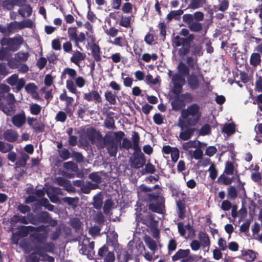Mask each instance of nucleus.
I'll use <instances>...</instances> for the list:
<instances>
[{
  "mask_svg": "<svg viewBox=\"0 0 262 262\" xmlns=\"http://www.w3.org/2000/svg\"><path fill=\"white\" fill-rule=\"evenodd\" d=\"M178 71L180 73L183 75L188 74L189 69L183 63L180 62L178 66Z\"/></svg>",
  "mask_w": 262,
  "mask_h": 262,
  "instance_id": "a19ab883",
  "label": "nucleus"
},
{
  "mask_svg": "<svg viewBox=\"0 0 262 262\" xmlns=\"http://www.w3.org/2000/svg\"><path fill=\"white\" fill-rule=\"evenodd\" d=\"M68 36L71 40L74 41L77 36V30L75 27H70L68 30Z\"/></svg>",
  "mask_w": 262,
  "mask_h": 262,
  "instance_id": "473e14b6",
  "label": "nucleus"
},
{
  "mask_svg": "<svg viewBox=\"0 0 262 262\" xmlns=\"http://www.w3.org/2000/svg\"><path fill=\"white\" fill-rule=\"evenodd\" d=\"M30 110L32 114L37 115L40 113L41 107L35 103L31 104L30 105Z\"/></svg>",
  "mask_w": 262,
  "mask_h": 262,
  "instance_id": "c9c22d12",
  "label": "nucleus"
},
{
  "mask_svg": "<svg viewBox=\"0 0 262 262\" xmlns=\"http://www.w3.org/2000/svg\"><path fill=\"white\" fill-rule=\"evenodd\" d=\"M149 199L152 201L149 204V209L158 213H162L164 208V199L159 195H149Z\"/></svg>",
  "mask_w": 262,
  "mask_h": 262,
  "instance_id": "f03ea898",
  "label": "nucleus"
},
{
  "mask_svg": "<svg viewBox=\"0 0 262 262\" xmlns=\"http://www.w3.org/2000/svg\"><path fill=\"white\" fill-rule=\"evenodd\" d=\"M190 246L192 250L198 251L200 248L201 244L197 240H193L190 244Z\"/></svg>",
  "mask_w": 262,
  "mask_h": 262,
  "instance_id": "680f3d73",
  "label": "nucleus"
},
{
  "mask_svg": "<svg viewBox=\"0 0 262 262\" xmlns=\"http://www.w3.org/2000/svg\"><path fill=\"white\" fill-rule=\"evenodd\" d=\"M21 29L24 28H32L33 26V21L30 19H26L20 21Z\"/></svg>",
  "mask_w": 262,
  "mask_h": 262,
  "instance_id": "4d7b16f0",
  "label": "nucleus"
},
{
  "mask_svg": "<svg viewBox=\"0 0 262 262\" xmlns=\"http://www.w3.org/2000/svg\"><path fill=\"white\" fill-rule=\"evenodd\" d=\"M189 153L192 158L196 160L201 159L203 156V152L200 149H196L194 151L189 150Z\"/></svg>",
  "mask_w": 262,
  "mask_h": 262,
  "instance_id": "72a5a7b5",
  "label": "nucleus"
},
{
  "mask_svg": "<svg viewBox=\"0 0 262 262\" xmlns=\"http://www.w3.org/2000/svg\"><path fill=\"white\" fill-rule=\"evenodd\" d=\"M75 81L76 85L80 88L83 87L85 83V81L84 79L81 76L77 77L75 79Z\"/></svg>",
  "mask_w": 262,
  "mask_h": 262,
  "instance_id": "bf43d9fd",
  "label": "nucleus"
},
{
  "mask_svg": "<svg viewBox=\"0 0 262 262\" xmlns=\"http://www.w3.org/2000/svg\"><path fill=\"white\" fill-rule=\"evenodd\" d=\"M234 168L233 164L230 162H227L225 169V172L227 174L233 173Z\"/></svg>",
  "mask_w": 262,
  "mask_h": 262,
  "instance_id": "6e6d98bb",
  "label": "nucleus"
},
{
  "mask_svg": "<svg viewBox=\"0 0 262 262\" xmlns=\"http://www.w3.org/2000/svg\"><path fill=\"white\" fill-rule=\"evenodd\" d=\"M250 63L253 66H256L260 63V57L259 54L257 53H253L250 57Z\"/></svg>",
  "mask_w": 262,
  "mask_h": 262,
  "instance_id": "a878e982",
  "label": "nucleus"
},
{
  "mask_svg": "<svg viewBox=\"0 0 262 262\" xmlns=\"http://www.w3.org/2000/svg\"><path fill=\"white\" fill-rule=\"evenodd\" d=\"M208 171L209 172L210 178L212 180H214L217 176V172L215 165L214 164H211L209 167Z\"/></svg>",
  "mask_w": 262,
  "mask_h": 262,
  "instance_id": "58836bf2",
  "label": "nucleus"
},
{
  "mask_svg": "<svg viewBox=\"0 0 262 262\" xmlns=\"http://www.w3.org/2000/svg\"><path fill=\"white\" fill-rule=\"evenodd\" d=\"M17 80L18 76L16 74H14L8 78L7 82L10 85L14 86L15 85Z\"/></svg>",
  "mask_w": 262,
  "mask_h": 262,
  "instance_id": "0e129e2a",
  "label": "nucleus"
},
{
  "mask_svg": "<svg viewBox=\"0 0 262 262\" xmlns=\"http://www.w3.org/2000/svg\"><path fill=\"white\" fill-rule=\"evenodd\" d=\"M243 259L247 262L253 261L256 257V254L252 250H246L243 252Z\"/></svg>",
  "mask_w": 262,
  "mask_h": 262,
  "instance_id": "2eb2a0df",
  "label": "nucleus"
},
{
  "mask_svg": "<svg viewBox=\"0 0 262 262\" xmlns=\"http://www.w3.org/2000/svg\"><path fill=\"white\" fill-rule=\"evenodd\" d=\"M84 98L87 101L94 100L97 102L101 101L100 96L96 91H92L88 93H85L84 95Z\"/></svg>",
  "mask_w": 262,
  "mask_h": 262,
  "instance_id": "f3484780",
  "label": "nucleus"
},
{
  "mask_svg": "<svg viewBox=\"0 0 262 262\" xmlns=\"http://www.w3.org/2000/svg\"><path fill=\"white\" fill-rule=\"evenodd\" d=\"M173 261L181 259L182 262H190L193 260L189 249H180L172 257Z\"/></svg>",
  "mask_w": 262,
  "mask_h": 262,
  "instance_id": "7ed1b4c3",
  "label": "nucleus"
},
{
  "mask_svg": "<svg viewBox=\"0 0 262 262\" xmlns=\"http://www.w3.org/2000/svg\"><path fill=\"white\" fill-rule=\"evenodd\" d=\"M171 79L173 83V92L176 94L181 93L182 86L185 83V78L180 74H176L172 76Z\"/></svg>",
  "mask_w": 262,
  "mask_h": 262,
  "instance_id": "39448f33",
  "label": "nucleus"
},
{
  "mask_svg": "<svg viewBox=\"0 0 262 262\" xmlns=\"http://www.w3.org/2000/svg\"><path fill=\"white\" fill-rule=\"evenodd\" d=\"M86 57L85 54L80 52L78 51H75L71 57V61L78 66H79V63L83 60Z\"/></svg>",
  "mask_w": 262,
  "mask_h": 262,
  "instance_id": "9b49d317",
  "label": "nucleus"
},
{
  "mask_svg": "<svg viewBox=\"0 0 262 262\" xmlns=\"http://www.w3.org/2000/svg\"><path fill=\"white\" fill-rule=\"evenodd\" d=\"M154 122L157 124H161L163 122L164 117L159 114H156L153 117Z\"/></svg>",
  "mask_w": 262,
  "mask_h": 262,
  "instance_id": "e2e57ef3",
  "label": "nucleus"
},
{
  "mask_svg": "<svg viewBox=\"0 0 262 262\" xmlns=\"http://www.w3.org/2000/svg\"><path fill=\"white\" fill-rule=\"evenodd\" d=\"M219 180L224 183L225 185H229L232 182V179L229 178L228 177H226L224 175L221 176L219 178Z\"/></svg>",
  "mask_w": 262,
  "mask_h": 262,
  "instance_id": "603ef678",
  "label": "nucleus"
},
{
  "mask_svg": "<svg viewBox=\"0 0 262 262\" xmlns=\"http://www.w3.org/2000/svg\"><path fill=\"white\" fill-rule=\"evenodd\" d=\"M183 11L181 10H178L171 11L167 15V18L171 20L173 18L177 19L183 14Z\"/></svg>",
  "mask_w": 262,
  "mask_h": 262,
  "instance_id": "cd10ccee",
  "label": "nucleus"
},
{
  "mask_svg": "<svg viewBox=\"0 0 262 262\" xmlns=\"http://www.w3.org/2000/svg\"><path fill=\"white\" fill-rule=\"evenodd\" d=\"M178 231L180 235L182 236H185L186 235V226H184L183 224L182 223H179L178 224Z\"/></svg>",
  "mask_w": 262,
  "mask_h": 262,
  "instance_id": "5fc2aeb1",
  "label": "nucleus"
},
{
  "mask_svg": "<svg viewBox=\"0 0 262 262\" xmlns=\"http://www.w3.org/2000/svg\"><path fill=\"white\" fill-rule=\"evenodd\" d=\"M231 207V204L228 200L223 201L221 205V208L224 211L229 210Z\"/></svg>",
  "mask_w": 262,
  "mask_h": 262,
  "instance_id": "052dcab7",
  "label": "nucleus"
},
{
  "mask_svg": "<svg viewBox=\"0 0 262 262\" xmlns=\"http://www.w3.org/2000/svg\"><path fill=\"white\" fill-rule=\"evenodd\" d=\"M84 27L87 30V31H86V35L88 39H89L92 42H94L95 39L93 35V29L92 25L89 22L86 21L84 24Z\"/></svg>",
  "mask_w": 262,
  "mask_h": 262,
  "instance_id": "a211bd4d",
  "label": "nucleus"
},
{
  "mask_svg": "<svg viewBox=\"0 0 262 262\" xmlns=\"http://www.w3.org/2000/svg\"><path fill=\"white\" fill-rule=\"evenodd\" d=\"M203 143L197 140L189 141L182 144V148L185 150H188L191 148L201 147Z\"/></svg>",
  "mask_w": 262,
  "mask_h": 262,
  "instance_id": "4468645a",
  "label": "nucleus"
},
{
  "mask_svg": "<svg viewBox=\"0 0 262 262\" xmlns=\"http://www.w3.org/2000/svg\"><path fill=\"white\" fill-rule=\"evenodd\" d=\"M37 255L32 254L27 258V262H38L39 259L47 260L49 262H53L54 258L52 257L47 255L41 250H37Z\"/></svg>",
  "mask_w": 262,
  "mask_h": 262,
  "instance_id": "20e7f679",
  "label": "nucleus"
},
{
  "mask_svg": "<svg viewBox=\"0 0 262 262\" xmlns=\"http://www.w3.org/2000/svg\"><path fill=\"white\" fill-rule=\"evenodd\" d=\"M26 90L29 93L35 95L36 94V86L32 83L28 84L25 87Z\"/></svg>",
  "mask_w": 262,
  "mask_h": 262,
  "instance_id": "79ce46f5",
  "label": "nucleus"
},
{
  "mask_svg": "<svg viewBox=\"0 0 262 262\" xmlns=\"http://www.w3.org/2000/svg\"><path fill=\"white\" fill-rule=\"evenodd\" d=\"M14 148L12 144L0 141V152L8 153L11 151Z\"/></svg>",
  "mask_w": 262,
  "mask_h": 262,
  "instance_id": "aec40b11",
  "label": "nucleus"
},
{
  "mask_svg": "<svg viewBox=\"0 0 262 262\" xmlns=\"http://www.w3.org/2000/svg\"><path fill=\"white\" fill-rule=\"evenodd\" d=\"M202 5V0H192L189 5L188 8L192 9H196Z\"/></svg>",
  "mask_w": 262,
  "mask_h": 262,
  "instance_id": "ea45409f",
  "label": "nucleus"
},
{
  "mask_svg": "<svg viewBox=\"0 0 262 262\" xmlns=\"http://www.w3.org/2000/svg\"><path fill=\"white\" fill-rule=\"evenodd\" d=\"M216 152V148L214 146H209L207 148L205 154L209 157L212 156Z\"/></svg>",
  "mask_w": 262,
  "mask_h": 262,
  "instance_id": "774afa93",
  "label": "nucleus"
},
{
  "mask_svg": "<svg viewBox=\"0 0 262 262\" xmlns=\"http://www.w3.org/2000/svg\"><path fill=\"white\" fill-rule=\"evenodd\" d=\"M3 137L9 142H14L17 139L18 135L14 130L8 129L4 133Z\"/></svg>",
  "mask_w": 262,
  "mask_h": 262,
  "instance_id": "9d476101",
  "label": "nucleus"
},
{
  "mask_svg": "<svg viewBox=\"0 0 262 262\" xmlns=\"http://www.w3.org/2000/svg\"><path fill=\"white\" fill-rule=\"evenodd\" d=\"M7 43L9 49L15 51L17 49V45H16V42L13 39H5L2 41V45Z\"/></svg>",
  "mask_w": 262,
  "mask_h": 262,
  "instance_id": "b1692460",
  "label": "nucleus"
},
{
  "mask_svg": "<svg viewBox=\"0 0 262 262\" xmlns=\"http://www.w3.org/2000/svg\"><path fill=\"white\" fill-rule=\"evenodd\" d=\"M130 17H124L120 20V25L125 28H128L130 26Z\"/></svg>",
  "mask_w": 262,
  "mask_h": 262,
  "instance_id": "c03bdc74",
  "label": "nucleus"
},
{
  "mask_svg": "<svg viewBox=\"0 0 262 262\" xmlns=\"http://www.w3.org/2000/svg\"><path fill=\"white\" fill-rule=\"evenodd\" d=\"M144 242L148 247L153 252L154 254L155 251L157 249V246L159 242L158 239H154L151 237L145 236L144 238Z\"/></svg>",
  "mask_w": 262,
  "mask_h": 262,
  "instance_id": "1a4fd4ad",
  "label": "nucleus"
},
{
  "mask_svg": "<svg viewBox=\"0 0 262 262\" xmlns=\"http://www.w3.org/2000/svg\"><path fill=\"white\" fill-rule=\"evenodd\" d=\"M187 63L191 69L193 70V72L195 74L200 75V69L197 64L196 60H194L192 57H188L187 58Z\"/></svg>",
  "mask_w": 262,
  "mask_h": 262,
  "instance_id": "dca6fc26",
  "label": "nucleus"
},
{
  "mask_svg": "<svg viewBox=\"0 0 262 262\" xmlns=\"http://www.w3.org/2000/svg\"><path fill=\"white\" fill-rule=\"evenodd\" d=\"M145 78L147 83L156 84L160 82V77L159 76H157L155 78H154L152 75L148 74L146 75Z\"/></svg>",
  "mask_w": 262,
  "mask_h": 262,
  "instance_id": "7c9ffc66",
  "label": "nucleus"
},
{
  "mask_svg": "<svg viewBox=\"0 0 262 262\" xmlns=\"http://www.w3.org/2000/svg\"><path fill=\"white\" fill-rule=\"evenodd\" d=\"M199 75L195 74L192 72V74L189 77L188 79V82L189 86L193 89H196L199 85V81L197 76Z\"/></svg>",
  "mask_w": 262,
  "mask_h": 262,
  "instance_id": "6ab92c4d",
  "label": "nucleus"
},
{
  "mask_svg": "<svg viewBox=\"0 0 262 262\" xmlns=\"http://www.w3.org/2000/svg\"><path fill=\"white\" fill-rule=\"evenodd\" d=\"M183 20L189 26L194 21L193 16L190 14H184L183 16Z\"/></svg>",
  "mask_w": 262,
  "mask_h": 262,
  "instance_id": "de8ad7c7",
  "label": "nucleus"
},
{
  "mask_svg": "<svg viewBox=\"0 0 262 262\" xmlns=\"http://www.w3.org/2000/svg\"><path fill=\"white\" fill-rule=\"evenodd\" d=\"M201 116L199 106L195 104H192L182 111L178 125L182 128L195 126L199 122Z\"/></svg>",
  "mask_w": 262,
  "mask_h": 262,
  "instance_id": "f257e3e1",
  "label": "nucleus"
},
{
  "mask_svg": "<svg viewBox=\"0 0 262 262\" xmlns=\"http://www.w3.org/2000/svg\"><path fill=\"white\" fill-rule=\"evenodd\" d=\"M162 150L165 154H171V160L176 162L179 158V150L176 147H171L167 145L163 147Z\"/></svg>",
  "mask_w": 262,
  "mask_h": 262,
  "instance_id": "0eeeda50",
  "label": "nucleus"
},
{
  "mask_svg": "<svg viewBox=\"0 0 262 262\" xmlns=\"http://www.w3.org/2000/svg\"><path fill=\"white\" fill-rule=\"evenodd\" d=\"M66 86L71 93L76 94L77 92L76 87L72 80H68L66 81Z\"/></svg>",
  "mask_w": 262,
  "mask_h": 262,
  "instance_id": "e433bc0d",
  "label": "nucleus"
},
{
  "mask_svg": "<svg viewBox=\"0 0 262 262\" xmlns=\"http://www.w3.org/2000/svg\"><path fill=\"white\" fill-rule=\"evenodd\" d=\"M145 163L144 154L141 151H135L134 158L132 160V166L136 168L142 167Z\"/></svg>",
  "mask_w": 262,
  "mask_h": 262,
  "instance_id": "423d86ee",
  "label": "nucleus"
},
{
  "mask_svg": "<svg viewBox=\"0 0 262 262\" xmlns=\"http://www.w3.org/2000/svg\"><path fill=\"white\" fill-rule=\"evenodd\" d=\"M63 73L68 75L69 77L72 78H75L76 76V71L74 69L69 68L64 69Z\"/></svg>",
  "mask_w": 262,
  "mask_h": 262,
  "instance_id": "37998d69",
  "label": "nucleus"
},
{
  "mask_svg": "<svg viewBox=\"0 0 262 262\" xmlns=\"http://www.w3.org/2000/svg\"><path fill=\"white\" fill-rule=\"evenodd\" d=\"M92 53L95 60L100 61L101 60L100 48L96 44L92 46Z\"/></svg>",
  "mask_w": 262,
  "mask_h": 262,
  "instance_id": "4be33fe9",
  "label": "nucleus"
},
{
  "mask_svg": "<svg viewBox=\"0 0 262 262\" xmlns=\"http://www.w3.org/2000/svg\"><path fill=\"white\" fill-rule=\"evenodd\" d=\"M218 245L220 250L224 251L227 248L226 242L222 238H220L218 240Z\"/></svg>",
  "mask_w": 262,
  "mask_h": 262,
  "instance_id": "69168bd1",
  "label": "nucleus"
},
{
  "mask_svg": "<svg viewBox=\"0 0 262 262\" xmlns=\"http://www.w3.org/2000/svg\"><path fill=\"white\" fill-rule=\"evenodd\" d=\"M199 238L203 247L209 246L210 245V241L208 235L203 232L199 234Z\"/></svg>",
  "mask_w": 262,
  "mask_h": 262,
  "instance_id": "5701e85b",
  "label": "nucleus"
},
{
  "mask_svg": "<svg viewBox=\"0 0 262 262\" xmlns=\"http://www.w3.org/2000/svg\"><path fill=\"white\" fill-rule=\"evenodd\" d=\"M173 43L175 47H180L186 43V39L179 36H176L173 39Z\"/></svg>",
  "mask_w": 262,
  "mask_h": 262,
  "instance_id": "4c0bfd02",
  "label": "nucleus"
},
{
  "mask_svg": "<svg viewBox=\"0 0 262 262\" xmlns=\"http://www.w3.org/2000/svg\"><path fill=\"white\" fill-rule=\"evenodd\" d=\"M66 118L67 115L64 112L62 111L59 112L55 117V119L56 121L61 122H64L66 120Z\"/></svg>",
  "mask_w": 262,
  "mask_h": 262,
  "instance_id": "a18cd8bd",
  "label": "nucleus"
},
{
  "mask_svg": "<svg viewBox=\"0 0 262 262\" xmlns=\"http://www.w3.org/2000/svg\"><path fill=\"white\" fill-rule=\"evenodd\" d=\"M115 259L114 254L113 252H107L104 259V262H114Z\"/></svg>",
  "mask_w": 262,
  "mask_h": 262,
  "instance_id": "13d9d810",
  "label": "nucleus"
},
{
  "mask_svg": "<svg viewBox=\"0 0 262 262\" xmlns=\"http://www.w3.org/2000/svg\"><path fill=\"white\" fill-rule=\"evenodd\" d=\"M26 118L25 114H17L12 118L13 124L17 127H21L25 122Z\"/></svg>",
  "mask_w": 262,
  "mask_h": 262,
  "instance_id": "f8f14e48",
  "label": "nucleus"
},
{
  "mask_svg": "<svg viewBox=\"0 0 262 262\" xmlns=\"http://www.w3.org/2000/svg\"><path fill=\"white\" fill-rule=\"evenodd\" d=\"M19 14L24 16H29L32 13V9L29 5H25L19 10Z\"/></svg>",
  "mask_w": 262,
  "mask_h": 262,
  "instance_id": "393cba45",
  "label": "nucleus"
},
{
  "mask_svg": "<svg viewBox=\"0 0 262 262\" xmlns=\"http://www.w3.org/2000/svg\"><path fill=\"white\" fill-rule=\"evenodd\" d=\"M221 250L218 249H215L213 250V258L215 260H219L222 257V253L221 252Z\"/></svg>",
  "mask_w": 262,
  "mask_h": 262,
  "instance_id": "338daca9",
  "label": "nucleus"
},
{
  "mask_svg": "<svg viewBox=\"0 0 262 262\" xmlns=\"http://www.w3.org/2000/svg\"><path fill=\"white\" fill-rule=\"evenodd\" d=\"M182 131L180 133L179 137L181 140H187L191 138L192 136L195 128H191L189 127H184V128H181Z\"/></svg>",
  "mask_w": 262,
  "mask_h": 262,
  "instance_id": "6e6552de",
  "label": "nucleus"
},
{
  "mask_svg": "<svg viewBox=\"0 0 262 262\" xmlns=\"http://www.w3.org/2000/svg\"><path fill=\"white\" fill-rule=\"evenodd\" d=\"M8 29L12 31L14 30L21 29L20 22L14 21L9 24Z\"/></svg>",
  "mask_w": 262,
  "mask_h": 262,
  "instance_id": "8fccbe9b",
  "label": "nucleus"
},
{
  "mask_svg": "<svg viewBox=\"0 0 262 262\" xmlns=\"http://www.w3.org/2000/svg\"><path fill=\"white\" fill-rule=\"evenodd\" d=\"M186 235L185 236L186 238H190L193 237L194 235V230L193 227L190 225H187L186 226Z\"/></svg>",
  "mask_w": 262,
  "mask_h": 262,
  "instance_id": "49530a36",
  "label": "nucleus"
},
{
  "mask_svg": "<svg viewBox=\"0 0 262 262\" xmlns=\"http://www.w3.org/2000/svg\"><path fill=\"white\" fill-rule=\"evenodd\" d=\"M192 53L194 55L200 56L203 54V50L200 45H194L192 47Z\"/></svg>",
  "mask_w": 262,
  "mask_h": 262,
  "instance_id": "3c124183",
  "label": "nucleus"
},
{
  "mask_svg": "<svg viewBox=\"0 0 262 262\" xmlns=\"http://www.w3.org/2000/svg\"><path fill=\"white\" fill-rule=\"evenodd\" d=\"M211 131L210 127L208 124L203 125L200 130V135L204 136L210 134Z\"/></svg>",
  "mask_w": 262,
  "mask_h": 262,
  "instance_id": "09e8293b",
  "label": "nucleus"
},
{
  "mask_svg": "<svg viewBox=\"0 0 262 262\" xmlns=\"http://www.w3.org/2000/svg\"><path fill=\"white\" fill-rule=\"evenodd\" d=\"M29 57L27 53L19 52L15 55V59L17 61L24 62L26 61Z\"/></svg>",
  "mask_w": 262,
  "mask_h": 262,
  "instance_id": "c756f323",
  "label": "nucleus"
},
{
  "mask_svg": "<svg viewBox=\"0 0 262 262\" xmlns=\"http://www.w3.org/2000/svg\"><path fill=\"white\" fill-rule=\"evenodd\" d=\"M139 140L140 137L139 134L137 132H134V134L132 136V141L133 147L135 151H141L139 145Z\"/></svg>",
  "mask_w": 262,
  "mask_h": 262,
  "instance_id": "412c9836",
  "label": "nucleus"
},
{
  "mask_svg": "<svg viewBox=\"0 0 262 262\" xmlns=\"http://www.w3.org/2000/svg\"><path fill=\"white\" fill-rule=\"evenodd\" d=\"M105 97L111 104H114L116 102V96L111 92H107L105 93Z\"/></svg>",
  "mask_w": 262,
  "mask_h": 262,
  "instance_id": "f704fd0d",
  "label": "nucleus"
},
{
  "mask_svg": "<svg viewBox=\"0 0 262 262\" xmlns=\"http://www.w3.org/2000/svg\"><path fill=\"white\" fill-rule=\"evenodd\" d=\"M189 28L192 31L198 32L202 30V24L197 21H193L189 26Z\"/></svg>",
  "mask_w": 262,
  "mask_h": 262,
  "instance_id": "c85d7f7f",
  "label": "nucleus"
},
{
  "mask_svg": "<svg viewBox=\"0 0 262 262\" xmlns=\"http://www.w3.org/2000/svg\"><path fill=\"white\" fill-rule=\"evenodd\" d=\"M235 131V125L233 123L225 124L222 129V133L227 136H230L234 134Z\"/></svg>",
  "mask_w": 262,
  "mask_h": 262,
  "instance_id": "ddd939ff",
  "label": "nucleus"
},
{
  "mask_svg": "<svg viewBox=\"0 0 262 262\" xmlns=\"http://www.w3.org/2000/svg\"><path fill=\"white\" fill-rule=\"evenodd\" d=\"M133 9V5L129 3H124L122 6V11L125 13H130Z\"/></svg>",
  "mask_w": 262,
  "mask_h": 262,
  "instance_id": "864d4df0",
  "label": "nucleus"
},
{
  "mask_svg": "<svg viewBox=\"0 0 262 262\" xmlns=\"http://www.w3.org/2000/svg\"><path fill=\"white\" fill-rule=\"evenodd\" d=\"M228 197L230 199H234L237 195V191L234 186H230L227 189Z\"/></svg>",
  "mask_w": 262,
  "mask_h": 262,
  "instance_id": "2f4dec72",
  "label": "nucleus"
},
{
  "mask_svg": "<svg viewBox=\"0 0 262 262\" xmlns=\"http://www.w3.org/2000/svg\"><path fill=\"white\" fill-rule=\"evenodd\" d=\"M1 109L6 114L10 115L14 111V105L12 103H8L7 104L2 105Z\"/></svg>",
  "mask_w": 262,
  "mask_h": 262,
  "instance_id": "bb28decb",
  "label": "nucleus"
}]
</instances>
